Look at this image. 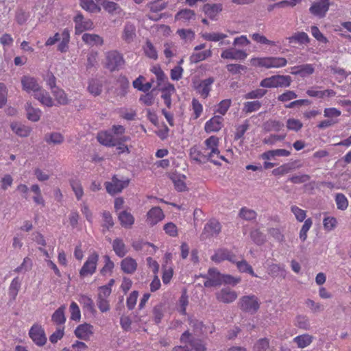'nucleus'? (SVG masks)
<instances>
[{
	"instance_id": "nucleus-1",
	"label": "nucleus",
	"mask_w": 351,
	"mask_h": 351,
	"mask_svg": "<svg viewBox=\"0 0 351 351\" xmlns=\"http://www.w3.org/2000/svg\"><path fill=\"white\" fill-rule=\"evenodd\" d=\"M238 305L242 311L254 314L260 308V301L254 295H244L239 299Z\"/></svg>"
},
{
	"instance_id": "nucleus-2",
	"label": "nucleus",
	"mask_w": 351,
	"mask_h": 351,
	"mask_svg": "<svg viewBox=\"0 0 351 351\" xmlns=\"http://www.w3.org/2000/svg\"><path fill=\"white\" fill-rule=\"evenodd\" d=\"M125 64L123 55L117 50L108 51L106 53L105 66L110 71H118Z\"/></svg>"
},
{
	"instance_id": "nucleus-3",
	"label": "nucleus",
	"mask_w": 351,
	"mask_h": 351,
	"mask_svg": "<svg viewBox=\"0 0 351 351\" xmlns=\"http://www.w3.org/2000/svg\"><path fill=\"white\" fill-rule=\"evenodd\" d=\"M291 83L289 75H273L263 79L260 86L265 88L289 87Z\"/></svg>"
},
{
	"instance_id": "nucleus-4",
	"label": "nucleus",
	"mask_w": 351,
	"mask_h": 351,
	"mask_svg": "<svg viewBox=\"0 0 351 351\" xmlns=\"http://www.w3.org/2000/svg\"><path fill=\"white\" fill-rule=\"evenodd\" d=\"M98 261L99 254L96 252H93L88 256L80 269V276L82 278L92 276L96 271Z\"/></svg>"
},
{
	"instance_id": "nucleus-5",
	"label": "nucleus",
	"mask_w": 351,
	"mask_h": 351,
	"mask_svg": "<svg viewBox=\"0 0 351 351\" xmlns=\"http://www.w3.org/2000/svg\"><path fill=\"white\" fill-rule=\"evenodd\" d=\"M190 156L192 160H195L199 163H206L208 161H210L215 165H219L214 156L210 154L209 152H208L205 147H202V149H199L197 147H193L190 149Z\"/></svg>"
},
{
	"instance_id": "nucleus-6",
	"label": "nucleus",
	"mask_w": 351,
	"mask_h": 351,
	"mask_svg": "<svg viewBox=\"0 0 351 351\" xmlns=\"http://www.w3.org/2000/svg\"><path fill=\"white\" fill-rule=\"evenodd\" d=\"M180 341L182 344L189 345L193 351H206L204 342L199 339L194 338L189 330H186L181 335Z\"/></svg>"
},
{
	"instance_id": "nucleus-7",
	"label": "nucleus",
	"mask_w": 351,
	"mask_h": 351,
	"mask_svg": "<svg viewBox=\"0 0 351 351\" xmlns=\"http://www.w3.org/2000/svg\"><path fill=\"white\" fill-rule=\"evenodd\" d=\"M254 60L257 62L259 66L267 69L282 68L285 66L287 64V59L282 57L258 58Z\"/></svg>"
},
{
	"instance_id": "nucleus-8",
	"label": "nucleus",
	"mask_w": 351,
	"mask_h": 351,
	"mask_svg": "<svg viewBox=\"0 0 351 351\" xmlns=\"http://www.w3.org/2000/svg\"><path fill=\"white\" fill-rule=\"evenodd\" d=\"M23 90L30 94H36L42 86L38 82L37 79L30 75H24L21 80Z\"/></svg>"
},
{
	"instance_id": "nucleus-9",
	"label": "nucleus",
	"mask_w": 351,
	"mask_h": 351,
	"mask_svg": "<svg viewBox=\"0 0 351 351\" xmlns=\"http://www.w3.org/2000/svg\"><path fill=\"white\" fill-rule=\"evenodd\" d=\"M223 275L215 268L209 269L206 276H202L206 278L204 282V287H212L221 285L222 284Z\"/></svg>"
},
{
	"instance_id": "nucleus-10",
	"label": "nucleus",
	"mask_w": 351,
	"mask_h": 351,
	"mask_svg": "<svg viewBox=\"0 0 351 351\" xmlns=\"http://www.w3.org/2000/svg\"><path fill=\"white\" fill-rule=\"evenodd\" d=\"M221 226L220 223L215 219H211L204 226L200 238L202 240H204L208 237H216L221 232Z\"/></svg>"
},
{
	"instance_id": "nucleus-11",
	"label": "nucleus",
	"mask_w": 351,
	"mask_h": 351,
	"mask_svg": "<svg viewBox=\"0 0 351 351\" xmlns=\"http://www.w3.org/2000/svg\"><path fill=\"white\" fill-rule=\"evenodd\" d=\"M129 184V180H119L116 176H114L111 182H106L105 186L107 192L110 195H115L122 191V190L127 187Z\"/></svg>"
},
{
	"instance_id": "nucleus-12",
	"label": "nucleus",
	"mask_w": 351,
	"mask_h": 351,
	"mask_svg": "<svg viewBox=\"0 0 351 351\" xmlns=\"http://www.w3.org/2000/svg\"><path fill=\"white\" fill-rule=\"evenodd\" d=\"M216 299L225 304H230L234 302L237 297V293L229 287L222 288L215 293Z\"/></svg>"
},
{
	"instance_id": "nucleus-13",
	"label": "nucleus",
	"mask_w": 351,
	"mask_h": 351,
	"mask_svg": "<svg viewBox=\"0 0 351 351\" xmlns=\"http://www.w3.org/2000/svg\"><path fill=\"white\" fill-rule=\"evenodd\" d=\"M221 57L227 60H243L247 57V53L242 49L228 48L221 52Z\"/></svg>"
},
{
	"instance_id": "nucleus-14",
	"label": "nucleus",
	"mask_w": 351,
	"mask_h": 351,
	"mask_svg": "<svg viewBox=\"0 0 351 351\" xmlns=\"http://www.w3.org/2000/svg\"><path fill=\"white\" fill-rule=\"evenodd\" d=\"M146 216V222L151 226H155L165 218L162 210L158 206L152 208Z\"/></svg>"
},
{
	"instance_id": "nucleus-15",
	"label": "nucleus",
	"mask_w": 351,
	"mask_h": 351,
	"mask_svg": "<svg viewBox=\"0 0 351 351\" xmlns=\"http://www.w3.org/2000/svg\"><path fill=\"white\" fill-rule=\"evenodd\" d=\"M136 37V26L131 22H126L123 27L121 33L122 40L130 44L135 40Z\"/></svg>"
},
{
	"instance_id": "nucleus-16",
	"label": "nucleus",
	"mask_w": 351,
	"mask_h": 351,
	"mask_svg": "<svg viewBox=\"0 0 351 351\" xmlns=\"http://www.w3.org/2000/svg\"><path fill=\"white\" fill-rule=\"evenodd\" d=\"M29 335L32 341L38 346H43L47 341L44 330L38 326H33Z\"/></svg>"
},
{
	"instance_id": "nucleus-17",
	"label": "nucleus",
	"mask_w": 351,
	"mask_h": 351,
	"mask_svg": "<svg viewBox=\"0 0 351 351\" xmlns=\"http://www.w3.org/2000/svg\"><path fill=\"white\" fill-rule=\"evenodd\" d=\"M204 143L206 146L205 149L209 152L210 154L214 157L216 156L217 158L225 160L224 156H219L220 152L218 149L219 138L217 136H212L209 137L204 141Z\"/></svg>"
},
{
	"instance_id": "nucleus-18",
	"label": "nucleus",
	"mask_w": 351,
	"mask_h": 351,
	"mask_svg": "<svg viewBox=\"0 0 351 351\" xmlns=\"http://www.w3.org/2000/svg\"><path fill=\"white\" fill-rule=\"evenodd\" d=\"M34 97L44 106L51 108L55 105L54 101L49 92L44 89L43 86L36 94H34Z\"/></svg>"
},
{
	"instance_id": "nucleus-19",
	"label": "nucleus",
	"mask_w": 351,
	"mask_h": 351,
	"mask_svg": "<svg viewBox=\"0 0 351 351\" xmlns=\"http://www.w3.org/2000/svg\"><path fill=\"white\" fill-rule=\"evenodd\" d=\"M328 8V0H319V1L314 3L310 8L309 10L311 14L322 18L325 16Z\"/></svg>"
},
{
	"instance_id": "nucleus-20",
	"label": "nucleus",
	"mask_w": 351,
	"mask_h": 351,
	"mask_svg": "<svg viewBox=\"0 0 351 351\" xmlns=\"http://www.w3.org/2000/svg\"><path fill=\"white\" fill-rule=\"evenodd\" d=\"M211 260L217 263L226 260L236 263V255L226 249H219L211 256Z\"/></svg>"
},
{
	"instance_id": "nucleus-21",
	"label": "nucleus",
	"mask_w": 351,
	"mask_h": 351,
	"mask_svg": "<svg viewBox=\"0 0 351 351\" xmlns=\"http://www.w3.org/2000/svg\"><path fill=\"white\" fill-rule=\"evenodd\" d=\"M202 38L208 41L212 42H219V46L223 45H229L230 44V40H226L225 38L228 37V36L225 34L220 32H210V33H204L202 34Z\"/></svg>"
},
{
	"instance_id": "nucleus-22",
	"label": "nucleus",
	"mask_w": 351,
	"mask_h": 351,
	"mask_svg": "<svg viewBox=\"0 0 351 351\" xmlns=\"http://www.w3.org/2000/svg\"><path fill=\"white\" fill-rule=\"evenodd\" d=\"M223 119L221 116H214L205 123V131L207 133L219 131L223 126Z\"/></svg>"
},
{
	"instance_id": "nucleus-23",
	"label": "nucleus",
	"mask_w": 351,
	"mask_h": 351,
	"mask_svg": "<svg viewBox=\"0 0 351 351\" xmlns=\"http://www.w3.org/2000/svg\"><path fill=\"white\" fill-rule=\"evenodd\" d=\"M97 140L101 144L108 147H114L118 144V137L108 132H99Z\"/></svg>"
},
{
	"instance_id": "nucleus-24",
	"label": "nucleus",
	"mask_w": 351,
	"mask_h": 351,
	"mask_svg": "<svg viewBox=\"0 0 351 351\" xmlns=\"http://www.w3.org/2000/svg\"><path fill=\"white\" fill-rule=\"evenodd\" d=\"M93 326L88 324H83L79 325L75 330V336L82 340H88L93 335Z\"/></svg>"
},
{
	"instance_id": "nucleus-25",
	"label": "nucleus",
	"mask_w": 351,
	"mask_h": 351,
	"mask_svg": "<svg viewBox=\"0 0 351 351\" xmlns=\"http://www.w3.org/2000/svg\"><path fill=\"white\" fill-rule=\"evenodd\" d=\"M222 9L223 6L221 3H206L203 7L204 14L211 20H215L217 14Z\"/></svg>"
},
{
	"instance_id": "nucleus-26",
	"label": "nucleus",
	"mask_w": 351,
	"mask_h": 351,
	"mask_svg": "<svg viewBox=\"0 0 351 351\" xmlns=\"http://www.w3.org/2000/svg\"><path fill=\"white\" fill-rule=\"evenodd\" d=\"M25 110L26 111L27 118L28 120L33 122H37L40 120L42 111L38 108H34L32 105L31 102L25 103Z\"/></svg>"
},
{
	"instance_id": "nucleus-27",
	"label": "nucleus",
	"mask_w": 351,
	"mask_h": 351,
	"mask_svg": "<svg viewBox=\"0 0 351 351\" xmlns=\"http://www.w3.org/2000/svg\"><path fill=\"white\" fill-rule=\"evenodd\" d=\"M82 40L85 44L93 46H101L104 45V39L98 34L85 33L82 36Z\"/></svg>"
},
{
	"instance_id": "nucleus-28",
	"label": "nucleus",
	"mask_w": 351,
	"mask_h": 351,
	"mask_svg": "<svg viewBox=\"0 0 351 351\" xmlns=\"http://www.w3.org/2000/svg\"><path fill=\"white\" fill-rule=\"evenodd\" d=\"M214 82L212 77L207 78L201 81L196 86V90L204 97L206 98L211 89V85Z\"/></svg>"
},
{
	"instance_id": "nucleus-29",
	"label": "nucleus",
	"mask_w": 351,
	"mask_h": 351,
	"mask_svg": "<svg viewBox=\"0 0 351 351\" xmlns=\"http://www.w3.org/2000/svg\"><path fill=\"white\" fill-rule=\"evenodd\" d=\"M121 269L125 274H132L137 269V263L134 258L126 257L121 262Z\"/></svg>"
},
{
	"instance_id": "nucleus-30",
	"label": "nucleus",
	"mask_w": 351,
	"mask_h": 351,
	"mask_svg": "<svg viewBox=\"0 0 351 351\" xmlns=\"http://www.w3.org/2000/svg\"><path fill=\"white\" fill-rule=\"evenodd\" d=\"M118 219L120 224L125 228H130L134 223V216L128 210H123L118 213Z\"/></svg>"
},
{
	"instance_id": "nucleus-31",
	"label": "nucleus",
	"mask_w": 351,
	"mask_h": 351,
	"mask_svg": "<svg viewBox=\"0 0 351 351\" xmlns=\"http://www.w3.org/2000/svg\"><path fill=\"white\" fill-rule=\"evenodd\" d=\"M195 14L194 11L189 9H184L176 14L175 19L176 21H181L183 23H188L191 20L195 19Z\"/></svg>"
},
{
	"instance_id": "nucleus-32",
	"label": "nucleus",
	"mask_w": 351,
	"mask_h": 351,
	"mask_svg": "<svg viewBox=\"0 0 351 351\" xmlns=\"http://www.w3.org/2000/svg\"><path fill=\"white\" fill-rule=\"evenodd\" d=\"M291 69H297V71H291V74L300 75L302 77L311 75L314 73L315 71L314 66L311 64H305L300 66H295L292 67Z\"/></svg>"
},
{
	"instance_id": "nucleus-33",
	"label": "nucleus",
	"mask_w": 351,
	"mask_h": 351,
	"mask_svg": "<svg viewBox=\"0 0 351 351\" xmlns=\"http://www.w3.org/2000/svg\"><path fill=\"white\" fill-rule=\"evenodd\" d=\"M313 337L309 334H303L294 337L293 341L299 348H304L313 342Z\"/></svg>"
},
{
	"instance_id": "nucleus-34",
	"label": "nucleus",
	"mask_w": 351,
	"mask_h": 351,
	"mask_svg": "<svg viewBox=\"0 0 351 351\" xmlns=\"http://www.w3.org/2000/svg\"><path fill=\"white\" fill-rule=\"evenodd\" d=\"M289 43H298L300 45L308 44L310 41L308 36L304 32H298L293 34L291 36L286 38Z\"/></svg>"
},
{
	"instance_id": "nucleus-35",
	"label": "nucleus",
	"mask_w": 351,
	"mask_h": 351,
	"mask_svg": "<svg viewBox=\"0 0 351 351\" xmlns=\"http://www.w3.org/2000/svg\"><path fill=\"white\" fill-rule=\"evenodd\" d=\"M291 152L285 149H278L269 150L261 154V158L264 160H270L276 156H289Z\"/></svg>"
},
{
	"instance_id": "nucleus-36",
	"label": "nucleus",
	"mask_w": 351,
	"mask_h": 351,
	"mask_svg": "<svg viewBox=\"0 0 351 351\" xmlns=\"http://www.w3.org/2000/svg\"><path fill=\"white\" fill-rule=\"evenodd\" d=\"M12 130L21 137L29 136L31 130L29 127L19 123H12L10 125Z\"/></svg>"
},
{
	"instance_id": "nucleus-37",
	"label": "nucleus",
	"mask_w": 351,
	"mask_h": 351,
	"mask_svg": "<svg viewBox=\"0 0 351 351\" xmlns=\"http://www.w3.org/2000/svg\"><path fill=\"white\" fill-rule=\"evenodd\" d=\"M112 248L115 254L119 257H123L127 254L125 245L121 239L117 238L113 241Z\"/></svg>"
},
{
	"instance_id": "nucleus-38",
	"label": "nucleus",
	"mask_w": 351,
	"mask_h": 351,
	"mask_svg": "<svg viewBox=\"0 0 351 351\" xmlns=\"http://www.w3.org/2000/svg\"><path fill=\"white\" fill-rule=\"evenodd\" d=\"M88 90L94 96L99 95L102 91V84L101 82L97 79L90 80L88 82Z\"/></svg>"
},
{
	"instance_id": "nucleus-39",
	"label": "nucleus",
	"mask_w": 351,
	"mask_h": 351,
	"mask_svg": "<svg viewBox=\"0 0 351 351\" xmlns=\"http://www.w3.org/2000/svg\"><path fill=\"white\" fill-rule=\"evenodd\" d=\"M64 139V136L58 132L47 133L45 136V141L48 144L60 145Z\"/></svg>"
},
{
	"instance_id": "nucleus-40",
	"label": "nucleus",
	"mask_w": 351,
	"mask_h": 351,
	"mask_svg": "<svg viewBox=\"0 0 351 351\" xmlns=\"http://www.w3.org/2000/svg\"><path fill=\"white\" fill-rule=\"evenodd\" d=\"M52 94L54 96L58 104L66 105L69 104V99L64 90L62 88H58L52 90Z\"/></svg>"
},
{
	"instance_id": "nucleus-41",
	"label": "nucleus",
	"mask_w": 351,
	"mask_h": 351,
	"mask_svg": "<svg viewBox=\"0 0 351 351\" xmlns=\"http://www.w3.org/2000/svg\"><path fill=\"white\" fill-rule=\"evenodd\" d=\"M65 306L59 307L52 315L51 319L56 324H63L66 321L64 316Z\"/></svg>"
},
{
	"instance_id": "nucleus-42",
	"label": "nucleus",
	"mask_w": 351,
	"mask_h": 351,
	"mask_svg": "<svg viewBox=\"0 0 351 351\" xmlns=\"http://www.w3.org/2000/svg\"><path fill=\"white\" fill-rule=\"evenodd\" d=\"M237 269L239 271L243 273H248L252 276L257 277V276L254 274V270L250 265L247 263L245 260L237 261L236 258V263Z\"/></svg>"
},
{
	"instance_id": "nucleus-43",
	"label": "nucleus",
	"mask_w": 351,
	"mask_h": 351,
	"mask_svg": "<svg viewBox=\"0 0 351 351\" xmlns=\"http://www.w3.org/2000/svg\"><path fill=\"white\" fill-rule=\"evenodd\" d=\"M96 1L98 4L102 5L103 8L110 14H113L119 8L117 3L109 0H96Z\"/></svg>"
},
{
	"instance_id": "nucleus-44",
	"label": "nucleus",
	"mask_w": 351,
	"mask_h": 351,
	"mask_svg": "<svg viewBox=\"0 0 351 351\" xmlns=\"http://www.w3.org/2000/svg\"><path fill=\"white\" fill-rule=\"evenodd\" d=\"M102 219H103V232H104V229L106 230H109L111 228L113 227L114 223L111 213L108 211L104 210L102 213Z\"/></svg>"
},
{
	"instance_id": "nucleus-45",
	"label": "nucleus",
	"mask_w": 351,
	"mask_h": 351,
	"mask_svg": "<svg viewBox=\"0 0 351 351\" xmlns=\"http://www.w3.org/2000/svg\"><path fill=\"white\" fill-rule=\"evenodd\" d=\"M293 169V165L291 163H285L272 171V174L275 176H282L289 173Z\"/></svg>"
},
{
	"instance_id": "nucleus-46",
	"label": "nucleus",
	"mask_w": 351,
	"mask_h": 351,
	"mask_svg": "<svg viewBox=\"0 0 351 351\" xmlns=\"http://www.w3.org/2000/svg\"><path fill=\"white\" fill-rule=\"evenodd\" d=\"M261 107V103L258 101H247L243 104V112L251 113L258 110Z\"/></svg>"
},
{
	"instance_id": "nucleus-47",
	"label": "nucleus",
	"mask_w": 351,
	"mask_h": 351,
	"mask_svg": "<svg viewBox=\"0 0 351 351\" xmlns=\"http://www.w3.org/2000/svg\"><path fill=\"white\" fill-rule=\"evenodd\" d=\"M143 50L148 58L154 60H156L158 58L156 49L149 40L146 41L145 45L143 47Z\"/></svg>"
},
{
	"instance_id": "nucleus-48",
	"label": "nucleus",
	"mask_w": 351,
	"mask_h": 351,
	"mask_svg": "<svg viewBox=\"0 0 351 351\" xmlns=\"http://www.w3.org/2000/svg\"><path fill=\"white\" fill-rule=\"evenodd\" d=\"M172 181L176 189L178 191H184L186 189V185L184 182V176H174L172 177Z\"/></svg>"
},
{
	"instance_id": "nucleus-49",
	"label": "nucleus",
	"mask_w": 351,
	"mask_h": 351,
	"mask_svg": "<svg viewBox=\"0 0 351 351\" xmlns=\"http://www.w3.org/2000/svg\"><path fill=\"white\" fill-rule=\"evenodd\" d=\"M21 285V282L19 277H16L12 280L9 287V294L13 298V299L16 298L19 291L20 290Z\"/></svg>"
},
{
	"instance_id": "nucleus-50",
	"label": "nucleus",
	"mask_w": 351,
	"mask_h": 351,
	"mask_svg": "<svg viewBox=\"0 0 351 351\" xmlns=\"http://www.w3.org/2000/svg\"><path fill=\"white\" fill-rule=\"evenodd\" d=\"M82 8L90 12H99L100 8L93 1V0H80Z\"/></svg>"
},
{
	"instance_id": "nucleus-51",
	"label": "nucleus",
	"mask_w": 351,
	"mask_h": 351,
	"mask_svg": "<svg viewBox=\"0 0 351 351\" xmlns=\"http://www.w3.org/2000/svg\"><path fill=\"white\" fill-rule=\"evenodd\" d=\"M104 265L100 270V274L102 276H106L107 274H111L112 272V269L114 267V263L111 261L110 256L108 255H105L104 256Z\"/></svg>"
},
{
	"instance_id": "nucleus-52",
	"label": "nucleus",
	"mask_w": 351,
	"mask_h": 351,
	"mask_svg": "<svg viewBox=\"0 0 351 351\" xmlns=\"http://www.w3.org/2000/svg\"><path fill=\"white\" fill-rule=\"evenodd\" d=\"M239 217L245 220L251 221L255 219L257 214L252 209L243 207L239 211Z\"/></svg>"
},
{
	"instance_id": "nucleus-53",
	"label": "nucleus",
	"mask_w": 351,
	"mask_h": 351,
	"mask_svg": "<svg viewBox=\"0 0 351 351\" xmlns=\"http://www.w3.org/2000/svg\"><path fill=\"white\" fill-rule=\"evenodd\" d=\"M252 38L255 42L260 43V44H263V45L276 46L277 43H278V42L270 40L267 39L265 36L261 35L258 33L253 34L252 35Z\"/></svg>"
},
{
	"instance_id": "nucleus-54",
	"label": "nucleus",
	"mask_w": 351,
	"mask_h": 351,
	"mask_svg": "<svg viewBox=\"0 0 351 351\" xmlns=\"http://www.w3.org/2000/svg\"><path fill=\"white\" fill-rule=\"evenodd\" d=\"M335 202L338 209L345 210L348 206L347 197L343 193H337L335 196Z\"/></svg>"
},
{
	"instance_id": "nucleus-55",
	"label": "nucleus",
	"mask_w": 351,
	"mask_h": 351,
	"mask_svg": "<svg viewBox=\"0 0 351 351\" xmlns=\"http://www.w3.org/2000/svg\"><path fill=\"white\" fill-rule=\"evenodd\" d=\"M71 186L75 193L76 198L79 200L84 195L82 186L79 180H73L71 181Z\"/></svg>"
},
{
	"instance_id": "nucleus-56",
	"label": "nucleus",
	"mask_w": 351,
	"mask_h": 351,
	"mask_svg": "<svg viewBox=\"0 0 351 351\" xmlns=\"http://www.w3.org/2000/svg\"><path fill=\"white\" fill-rule=\"evenodd\" d=\"M295 325L303 330H308L310 328L309 320L306 316L304 315H298L296 317Z\"/></svg>"
},
{
	"instance_id": "nucleus-57",
	"label": "nucleus",
	"mask_w": 351,
	"mask_h": 351,
	"mask_svg": "<svg viewBox=\"0 0 351 351\" xmlns=\"http://www.w3.org/2000/svg\"><path fill=\"white\" fill-rule=\"evenodd\" d=\"M212 53L210 50H206L202 52L194 53L191 56V61L192 62H198L202 61L211 56Z\"/></svg>"
},
{
	"instance_id": "nucleus-58",
	"label": "nucleus",
	"mask_w": 351,
	"mask_h": 351,
	"mask_svg": "<svg viewBox=\"0 0 351 351\" xmlns=\"http://www.w3.org/2000/svg\"><path fill=\"white\" fill-rule=\"evenodd\" d=\"M313 221L311 218H308L304 221L303 226L300 232V239L302 241H305L307 238V232L312 226Z\"/></svg>"
},
{
	"instance_id": "nucleus-59",
	"label": "nucleus",
	"mask_w": 351,
	"mask_h": 351,
	"mask_svg": "<svg viewBox=\"0 0 351 351\" xmlns=\"http://www.w3.org/2000/svg\"><path fill=\"white\" fill-rule=\"evenodd\" d=\"M165 233L172 237H176L178 234V228L173 222H168L163 226Z\"/></svg>"
},
{
	"instance_id": "nucleus-60",
	"label": "nucleus",
	"mask_w": 351,
	"mask_h": 351,
	"mask_svg": "<svg viewBox=\"0 0 351 351\" xmlns=\"http://www.w3.org/2000/svg\"><path fill=\"white\" fill-rule=\"evenodd\" d=\"M284 126V124L279 121L269 120L265 124V128L267 131L274 130L280 131Z\"/></svg>"
},
{
	"instance_id": "nucleus-61",
	"label": "nucleus",
	"mask_w": 351,
	"mask_h": 351,
	"mask_svg": "<svg viewBox=\"0 0 351 351\" xmlns=\"http://www.w3.org/2000/svg\"><path fill=\"white\" fill-rule=\"evenodd\" d=\"M32 261L29 257H25L20 266L14 269L16 273L26 272L32 269Z\"/></svg>"
},
{
	"instance_id": "nucleus-62",
	"label": "nucleus",
	"mask_w": 351,
	"mask_h": 351,
	"mask_svg": "<svg viewBox=\"0 0 351 351\" xmlns=\"http://www.w3.org/2000/svg\"><path fill=\"white\" fill-rule=\"evenodd\" d=\"M269 340L266 338L260 339L254 346V351H267L269 348Z\"/></svg>"
},
{
	"instance_id": "nucleus-63",
	"label": "nucleus",
	"mask_w": 351,
	"mask_h": 351,
	"mask_svg": "<svg viewBox=\"0 0 351 351\" xmlns=\"http://www.w3.org/2000/svg\"><path fill=\"white\" fill-rule=\"evenodd\" d=\"M189 324L191 328H193L196 334H201L202 332V330L204 326L202 322L194 318H190L189 319Z\"/></svg>"
},
{
	"instance_id": "nucleus-64",
	"label": "nucleus",
	"mask_w": 351,
	"mask_h": 351,
	"mask_svg": "<svg viewBox=\"0 0 351 351\" xmlns=\"http://www.w3.org/2000/svg\"><path fill=\"white\" fill-rule=\"evenodd\" d=\"M303 125L302 122L295 119H289L287 121V127L289 130H293L295 132L299 131L302 128Z\"/></svg>"
}]
</instances>
